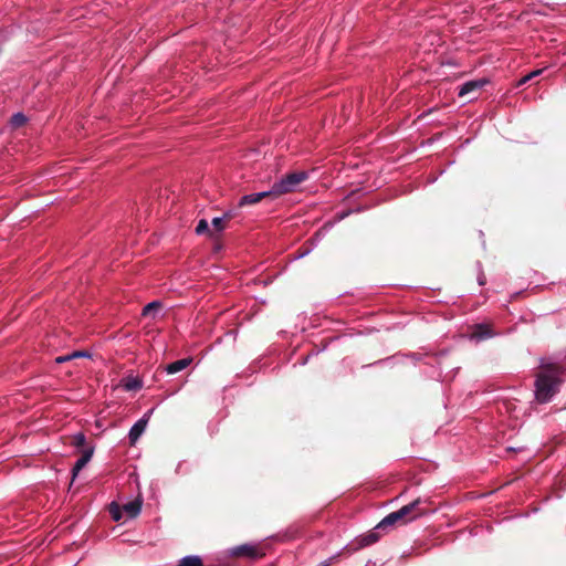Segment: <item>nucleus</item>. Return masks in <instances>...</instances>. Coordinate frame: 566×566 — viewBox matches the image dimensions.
<instances>
[{"instance_id":"f8f14e48","label":"nucleus","mask_w":566,"mask_h":566,"mask_svg":"<svg viewBox=\"0 0 566 566\" xmlns=\"http://www.w3.org/2000/svg\"><path fill=\"white\" fill-rule=\"evenodd\" d=\"M163 308V303L160 301H153L144 306L142 311V316L156 318L158 312Z\"/></svg>"},{"instance_id":"5701e85b","label":"nucleus","mask_w":566,"mask_h":566,"mask_svg":"<svg viewBox=\"0 0 566 566\" xmlns=\"http://www.w3.org/2000/svg\"><path fill=\"white\" fill-rule=\"evenodd\" d=\"M71 359H73V358H72V357H70V354H69V355H65V356H59V357H56V358H55V361H56L57 364H62V363L69 361V360H71Z\"/></svg>"},{"instance_id":"4be33fe9","label":"nucleus","mask_w":566,"mask_h":566,"mask_svg":"<svg viewBox=\"0 0 566 566\" xmlns=\"http://www.w3.org/2000/svg\"><path fill=\"white\" fill-rule=\"evenodd\" d=\"M212 239L214 240L213 252H219L222 249V244H221V242L219 240V235L218 237H213Z\"/></svg>"},{"instance_id":"f03ea898","label":"nucleus","mask_w":566,"mask_h":566,"mask_svg":"<svg viewBox=\"0 0 566 566\" xmlns=\"http://www.w3.org/2000/svg\"><path fill=\"white\" fill-rule=\"evenodd\" d=\"M308 179V172L304 170L293 171L283 176L275 182L271 190L256 193H250L241 197L239 206L253 205L263 199H274L281 195L296 191L301 184Z\"/></svg>"},{"instance_id":"ddd939ff","label":"nucleus","mask_w":566,"mask_h":566,"mask_svg":"<svg viewBox=\"0 0 566 566\" xmlns=\"http://www.w3.org/2000/svg\"><path fill=\"white\" fill-rule=\"evenodd\" d=\"M191 361H192V358H190V357L176 360L166 366V371L168 374L179 373V371L184 370L185 368H187L191 364Z\"/></svg>"},{"instance_id":"f257e3e1","label":"nucleus","mask_w":566,"mask_h":566,"mask_svg":"<svg viewBox=\"0 0 566 566\" xmlns=\"http://www.w3.org/2000/svg\"><path fill=\"white\" fill-rule=\"evenodd\" d=\"M565 369L554 363H542L536 374L535 397L541 403H545L557 394L559 385L564 381Z\"/></svg>"},{"instance_id":"20e7f679","label":"nucleus","mask_w":566,"mask_h":566,"mask_svg":"<svg viewBox=\"0 0 566 566\" xmlns=\"http://www.w3.org/2000/svg\"><path fill=\"white\" fill-rule=\"evenodd\" d=\"M489 81L485 78L473 80L463 83L459 88L460 97H468L469 101L474 99V96H471L473 93L480 91Z\"/></svg>"},{"instance_id":"423d86ee","label":"nucleus","mask_w":566,"mask_h":566,"mask_svg":"<svg viewBox=\"0 0 566 566\" xmlns=\"http://www.w3.org/2000/svg\"><path fill=\"white\" fill-rule=\"evenodd\" d=\"M382 533L385 532L382 528H378L377 524L371 531L356 538V547L354 549H360L378 542Z\"/></svg>"},{"instance_id":"1a4fd4ad","label":"nucleus","mask_w":566,"mask_h":566,"mask_svg":"<svg viewBox=\"0 0 566 566\" xmlns=\"http://www.w3.org/2000/svg\"><path fill=\"white\" fill-rule=\"evenodd\" d=\"M94 448L90 447L83 450L82 455L77 459L75 462L72 474L73 479L78 474V472L90 462L91 458L93 457Z\"/></svg>"},{"instance_id":"b1692460","label":"nucleus","mask_w":566,"mask_h":566,"mask_svg":"<svg viewBox=\"0 0 566 566\" xmlns=\"http://www.w3.org/2000/svg\"><path fill=\"white\" fill-rule=\"evenodd\" d=\"M543 70H535L531 73H528L526 76H531V80L542 74Z\"/></svg>"},{"instance_id":"dca6fc26","label":"nucleus","mask_w":566,"mask_h":566,"mask_svg":"<svg viewBox=\"0 0 566 566\" xmlns=\"http://www.w3.org/2000/svg\"><path fill=\"white\" fill-rule=\"evenodd\" d=\"M177 566H205L199 556L190 555L181 558Z\"/></svg>"},{"instance_id":"9d476101","label":"nucleus","mask_w":566,"mask_h":566,"mask_svg":"<svg viewBox=\"0 0 566 566\" xmlns=\"http://www.w3.org/2000/svg\"><path fill=\"white\" fill-rule=\"evenodd\" d=\"M120 386L126 391H137L142 389L143 381L139 377H134L133 375L126 376L120 380Z\"/></svg>"},{"instance_id":"4468645a","label":"nucleus","mask_w":566,"mask_h":566,"mask_svg":"<svg viewBox=\"0 0 566 566\" xmlns=\"http://www.w3.org/2000/svg\"><path fill=\"white\" fill-rule=\"evenodd\" d=\"M494 334L489 325L478 324L474 326L472 337L479 340L492 337Z\"/></svg>"},{"instance_id":"aec40b11","label":"nucleus","mask_w":566,"mask_h":566,"mask_svg":"<svg viewBox=\"0 0 566 566\" xmlns=\"http://www.w3.org/2000/svg\"><path fill=\"white\" fill-rule=\"evenodd\" d=\"M27 123V117L22 113H17L11 117V125L14 128L21 127Z\"/></svg>"},{"instance_id":"393cba45","label":"nucleus","mask_w":566,"mask_h":566,"mask_svg":"<svg viewBox=\"0 0 566 566\" xmlns=\"http://www.w3.org/2000/svg\"><path fill=\"white\" fill-rule=\"evenodd\" d=\"M528 81H531V76H526V75H525V76H523V77L518 81L517 86H521V85H523V84L527 83Z\"/></svg>"},{"instance_id":"7ed1b4c3","label":"nucleus","mask_w":566,"mask_h":566,"mask_svg":"<svg viewBox=\"0 0 566 566\" xmlns=\"http://www.w3.org/2000/svg\"><path fill=\"white\" fill-rule=\"evenodd\" d=\"M421 503L422 501L417 499L398 510L406 524L424 514V510L420 507Z\"/></svg>"},{"instance_id":"6ab92c4d","label":"nucleus","mask_w":566,"mask_h":566,"mask_svg":"<svg viewBox=\"0 0 566 566\" xmlns=\"http://www.w3.org/2000/svg\"><path fill=\"white\" fill-rule=\"evenodd\" d=\"M86 443V437L83 432H78L71 437V444L75 448H83Z\"/></svg>"},{"instance_id":"f3484780","label":"nucleus","mask_w":566,"mask_h":566,"mask_svg":"<svg viewBox=\"0 0 566 566\" xmlns=\"http://www.w3.org/2000/svg\"><path fill=\"white\" fill-rule=\"evenodd\" d=\"M196 233L197 234H208L210 238L214 237V232L211 231L207 220L201 219L199 223L196 227Z\"/></svg>"},{"instance_id":"2eb2a0df","label":"nucleus","mask_w":566,"mask_h":566,"mask_svg":"<svg viewBox=\"0 0 566 566\" xmlns=\"http://www.w3.org/2000/svg\"><path fill=\"white\" fill-rule=\"evenodd\" d=\"M232 214H223L212 220L211 231L214 232V237H218L220 232L226 228L227 222L231 219Z\"/></svg>"},{"instance_id":"39448f33","label":"nucleus","mask_w":566,"mask_h":566,"mask_svg":"<svg viewBox=\"0 0 566 566\" xmlns=\"http://www.w3.org/2000/svg\"><path fill=\"white\" fill-rule=\"evenodd\" d=\"M231 553L235 557H248L251 559H259L264 556V553H262L256 546L250 544L235 546L232 548Z\"/></svg>"},{"instance_id":"a211bd4d","label":"nucleus","mask_w":566,"mask_h":566,"mask_svg":"<svg viewBox=\"0 0 566 566\" xmlns=\"http://www.w3.org/2000/svg\"><path fill=\"white\" fill-rule=\"evenodd\" d=\"M109 514L114 521H116V522L120 521L122 514H123L122 506L119 504H117L116 502H112L109 504Z\"/></svg>"},{"instance_id":"9b49d317","label":"nucleus","mask_w":566,"mask_h":566,"mask_svg":"<svg viewBox=\"0 0 566 566\" xmlns=\"http://www.w3.org/2000/svg\"><path fill=\"white\" fill-rule=\"evenodd\" d=\"M143 501L142 499L137 497L122 506L123 512L127 514L128 517L134 518L138 516V514L142 511Z\"/></svg>"},{"instance_id":"0eeeda50","label":"nucleus","mask_w":566,"mask_h":566,"mask_svg":"<svg viewBox=\"0 0 566 566\" xmlns=\"http://www.w3.org/2000/svg\"><path fill=\"white\" fill-rule=\"evenodd\" d=\"M153 412V409L149 410L143 418H140L138 421L135 422V424L130 428L128 438L132 446H134L139 437L144 433L149 415Z\"/></svg>"},{"instance_id":"412c9836","label":"nucleus","mask_w":566,"mask_h":566,"mask_svg":"<svg viewBox=\"0 0 566 566\" xmlns=\"http://www.w3.org/2000/svg\"><path fill=\"white\" fill-rule=\"evenodd\" d=\"M88 356H90L88 353L84 352V350H75L72 354H70V357H72L73 359L78 358V357H88Z\"/></svg>"},{"instance_id":"6e6552de","label":"nucleus","mask_w":566,"mask_h":566,"mask_svg":"<svg viewBox=\"0 0 566 566\" xmlns=\"http://www.w3.org/2000/svg\"><path fill=\"white\" fill-rule=\"evenodd\" d=\"M403 518L400 516L398 511L391 512L385 516L379 523L378 528H382L384 532H388L390 527L396 525H405Z\"/></svg>"}]
</instances>
